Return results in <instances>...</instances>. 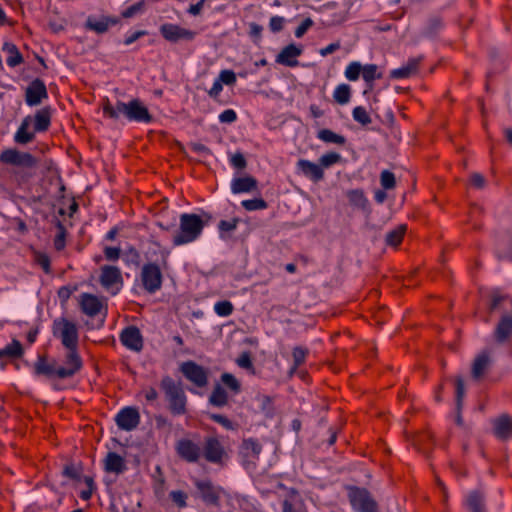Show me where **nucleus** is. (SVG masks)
<instances>
[{
    "mask_svg": "<svg viewBox=\"0 0 512 512\" xmlns=\"http://www.w3.org/2000/svg\"><path fill=\"white\" fill-rule=\"evenodd\" d=\"M60 231L54 238V247L57 251H62L66 246V234L62 225L59 226Z\"/></svg>",
    "mask_w": 512,
    "mask_h": 512,
    "instance_id": "obj_59",
    "label": "nucleus"
},
{
    "mask_svg": "<svg viewBox=\"0 0 512 512\" xmlns=\"http://www.w3.org/2000/svg\"><path fill=\"white\" fill-rule=\"evenodd\" d=\"M347 198L349 200V203L363 211L368 210L369 208V201L367 197L365 196L364 192L360 189H354L347 192Z\"/></svg>",
    "mask_w": 512,
    "mask_h": 512,
    "instance_id": "obj_33",
    "label": "nucleus"
},
{
    "mask_svg": "<svg viewBox=\"0 0 512 512\" xmlns=\"http://www.w3.org/2000/svg\"><path fill=\"white\" fill-rule=\"evenodd\" d=\"M82 367L79 354H39L31 365L33 373L49 380L66 379L75 375Z\"/></svg>",
    "mask_w": 512,
    "mask_h": 512,
    "instance_id": "obj_1",
    "label": "nucleus"
},
{
    "mask_svg": "<svg viewBox=\"0 0 512 512\" xmlns=\"http://www.w3.org/2000/svg\"><path fill=\"white\" fill-rule=\"evenodd\" d=\"M285 22L286 20L282 16H272L269 21V29L273 33H278L283 30Z\"/></svg>",
    "mask_w": 512,
    "mask_h": 512,
    "instance_id": "obj_55",
    "label": "nucleus"
},
{
    "mask_svg": "<svg viewBox=\"0 0 512 512\" xmlns=\"http://www.w3.org/2000/svg\"><path fill=\"white\" fill-rule=\"evenodd\" d=\"M467 505L472 512H484L482 498L477 492L468 495Z\"/></svg>",
    "mask_w": 512,
    "mask_h": 512,
    "instance_id": "obj_44",
    "label": "nucleus"
},
{
    "mask_svg": "<svg viewBox=\"0 0 512 512\" xmlns=\"http://www.w3.org/2000/svg\"><path fill=\"white\" fill-rule=\"evenodd\" d=\"M313 20L308 17L304 19L301 24L295 29L294 35L296 38H302L306 32L313 26Z\"/></svg>",
    "mask_w": 512,
    "mask_h": 512,
    "instance_id": "obj_57",
    "label": "nucleus"
},
{
    "mask_svg": "<svg viewBox=\"0 0 512 512\" xmlns=\"http://www.w3.org/2000/svg\"><path fill=\"white\" fill-rule=\"evenodd\" d=\"M119 23V19L112 16H89L86 20L85 27L88 30L94 31L97 34H103L109 30L110 27Z\"/></svg>",
    "mask_w": 512,
    "mask_h": 512,
    "instance_id": "obj_21",
    "label": "nucleus"
},
{
    "mask_svg": "<svg viewBox=\"0 0 512 512\" xmlns=\"http://www.w3.org/2000/svg\"><path fill=\"white\" fill-rule=\"evenodd\" d=\"M340 160H341L340 154H338L336 152H328L319 158V165L324 170V168H329L330 166L340 162Z\"/></svg>",
    "mask_w": 512,
    "mask_h": 512,
    "instance_id": "obj_45",
    "label": "nucleus"
},
{
    "mask_svg": "<svg viewBox=\"0 0 512 512\" xmlns=\"http://www.w3.org/2000/svg\"><path fill=\"white\" fill-rule=\"evenodd\" d=\"M230 165L236 169L243 170L247 166V161L241 152L232 154L229 158Z\"/></svg>",
    "mask_w": 512,
    "mask_h": 512,
    "instance_id": "obj_51",
    "label": "nucleus"
},
{
    "mask_svg": "<svg viewBox=\"0 0 512 512\" xmlns=\"http://www.w3.org/2000/svg\"><path fill=\"white\" fill-rule=\"evenodd\" d=\"M0 162L6 165H12L21 168H34L37 165V159L28 152H22L16 148H7L0 154Z\"/></svg>",
    "mask_w": 512,
    "mask_h": 512,
    "instance_id": "obj_11",
    "label": "nucleus"
},
{
    "mask_svg": "<svg viewBox=\"0 0 512 512\" xmlns=\"http://www.w3.org/2000/svg\"><path fill=\"white\" fill-rule=\"evenodd\" d=\"M209 418L211 420H213L214 422L223 426L226 430H235L236 429V425L231 420H229L227 417H225L223 415L212 413L209 415Z\"/></svg>",
    "mask_w": 512,
    "mask_h": 512,
    "instance_id": "obj_50",
    "label": "nucleus"
},
{
    "mask_svg": "<svg viewBox=\"0 0 512 512\" xmlns=\"http://www.w3.org/2000/svg\"><path fill=\"white\" fill-rule=\"evenodd\" d=\"M80 306L83 313L91 317L99 314L103 308L101 300L89 293H83L80 296Z\"/></svg>",
    "mask_w": 512,
    "mask_h": 512,
    "instance_id": "obj_28",
    "label": "nucleus"
},
{
    "mask_svg": "<svg viewBox=\"0 0 512 512\" xmlns=\"http://www.w3.org/2000/svg\"><path fill=\"white\" fill-rule=\"evenodd\" d=\"M25 346L20 340L12 339L11 343H9L4 349H1L0 352H23L26 349Z\"/></svg>",
    "mask_w": 512,
    "mask_h": 512,
    "instance_id": "obj_61",
    "label": "nucleus"
},
{
    "mask_svg": "<svg viewBox=\"0 0 512 512\" xmlns=\"http://www.w3.org/2000/svg\"><path fill=\"white\" fill-rule=\"evenodd\" d=\"M317 138L324 143H331L336 145H344L346 143V139L344 136L333 132L330 129H321L317 132Z\"/></svg>",
    "mask_w": 512,
    "mask_h": 512,
    "instance_id": "obj_34",
    "label": "nucleus"
},
{
    "mask_svg": "<svg viewBox=\"0 0 512 512\" xmlns=\"http://www.w3.org/2000/svg\"><path fill=\"white\" fill-rule=\"evenodd\" d=\"M348 497L357 512H377V503L365 488L350 487Z\"/></svg>",
    "mask_w": 512,
    "mask_h": 512,
    "instance_id": "obj_10",
    "label": "nucleus"
},
{
    "mask_svg": "<svg viewBox=\"0 0 512 512\" xmlns=\"http://www.w3.org/2000/svg\"><path fill=\"white\" fill-rule=\"evenodd\" d=\"M262 446L255 439H246L242 443V452L247 457H255L257 458L261 453Z\"/></svg>",
    "mask_w": 512,
    "mask_h": 512,
    "instance_id": "obj_37",
    "label": "nucleus"
},
{
    "mask_svg": "<svg viewBox=\"0 0 512 512\" xmlns=\"http://www.w3.org/2000/svg\"><path fill=\"white\" fill-rule=\"evenodd\" d=\"M237 364L241 367V368H244V369H247L249 370L251 373L254 374V369H253V365H252V361L249 357V354H242L238 359H237Z\"/></svg>",
    "mask_w": 512,
    "mask_h": 512,
    "instance_id": "obj_62",
    "label": "nucleus"
},
{
    "mask_svg": "<svg viewBox=\"0 0 512 512\" xmlns=\"http://www.w3.org/2000/svg\"><path fill=\"white\" fill-rule=\"evenodd\" d=\"M24 354H0V362L5 361L6 364H12L19 369L22 363L25 366H30L27 362L23 360Z\"/></svg>",
    "mask_w": 512,
    "mask_h": 512,
    "instance_id": "obj_43",
    "label": "nucleus"
},
{
    "mask_svg": "<svg viewBox=\"0 0 512 512\" xmlns=\"http://www.w3.org/2000/svg\"><path fill=\"white\" fill-rule=\"evenodd\" d=\"M175 450L177 455L188 463H196L202 456L200 445L189 438H182L177 441Z\"/></svg>",
    "mask_w": 512,
    "mask_h": 512,
    "instance_id": "obj_15",
    "label": "nucleus"
},
{
    "mask_svg": "<svg viewBox=\"0 0 512 512\" xmlns=\"http://www.w3.org/2000/svg\"><path fill=\"white\" fill-rule=\"evenodd\" d=\"M296 167L300 173L313 182H319L324 178V170L319 164L306 159H299Z\"/></svg>",
    "mask_w": 512,
    "mask_h": 512,
    "instance_id": "obj_24",
    "label": "nucleus"
},
{
    "mask_svg": "<svg viewBox=\"0 0 512 512\" xmlns=\"http://www.w3.org/2000/svg\"><path fill=\"white\" fill-rule=\"evenodd\" d=\"M53 336L60 340L63 347L69 352H76L78 348L77 325L65 317L56 318L52 324Z\"/></svg>",
    "mask_w": 512,
    "mask_h": 512,
    "instance_id": "obj_5",
    "label": "nucleus"
},
{
    "mask_svg": "<svg viewBox=\"0 0 512 512\" xmlns=\"http://www.w3.org/2000/svg\"><path fill=\"white\" fill-rule=\"evenodd\" d=\"M2 51L6 54V64L10 68H15L24 62V58L18 47L12 42H5L2 45Z\"/></svg>",
    "mask_w": 512,
    "mask_h": 512,
    "instance_id": "obj_30",
    "label": "nucleus"
},
{
    "mask_svg": "<svg viewBox=\"0 0 512 512\" xmlns=\"http://www.w3.org/2000/svg\"><path fill=\"white\" fill-rule=\"evenodd\" d=\"M120 340L129 350L139 352L143 348V337L140 330L135 326L123 329L120 334Z\"/></svg>",
    "mask_w": 512,
    "mask_h": 512,
    "instance_id": "obj_19",
    "label": "nucleus"
},
{
    "mask_svg": "<svg viewBox=\"0 0 512 512\" xmlns=\"http://www.w3.org/2000/svg\"><path fill=\"white\" fill-rule=\"evenodd\" d=\"M214 311L220 317H228L233 313L234 306L230 301L222 300L215 303Z\"/></svg>",
    "mask_w": 512,
    "mask_h": 512,
    "instance_id": "obj_42",
    "label": "nucleus"
},
{
    "mask_svg": "<svg viewBox=\"0 0 512 512\" xmlns=\"http://www.w3.org/2000/svg\"><path fill=\"white\" fill-rule=\"evenodd\" d=\"M362 77L366 84L372 88L373 82L375 80L381 79L383 77L382 73L378 71V66L376 64H366L362 66Z\"/></svg>",
    "mask_w": 512,
    "mask_h": 512,
    "instance_id": "obj_35",
    "label": "nucleus"
},
{
    "mask_svg": "<svg viewBox=\"0 0 512 512\" xmlns=\"http://www.w3.org/2000/svg\"><path fill=\"white\" fill-rule=\"evenodd\" d=\"M303 50L300 46L289 44L285 46L276 57V62L288 67H296L298 65L297 58L302 54Z\"/></svg>",
    "mask_w": 512,
    "mask_h": 512,
    "instance_id": "obj_25",
    "label": "nucleus"
},
{
    "mask_svg": "<svg viewBox=\"0 0 512 512\" xmlns=\"http://www.w3.org/2000/svg\"><path fill=\"white\" fill-rule=\"evenodd\" d=\"M84 482H85L86 488L80 491L79 497L84 501H88L91 499L96 487H95L93 478L90 476H86L84 478Z\"/></svg>",
    "mask_w": 512,
    "mask_h": 512,
    "instance_id": "obj_46",
    "label": "nucleus"
},
{
    "mask_svg": "<svg viewBox=\"0 0 512 512\" xmlns=\"http://www.w3.org/2000/svg\"><path fill=\"white\" fill-rule=\"evenodd\" d=\"M491 360L488 354H479L472 365V376L474 379H481L488 371Z\"/></svg>",
    "mask_w": 512,
    "mask_h": 512,
    "instance_id": "obj_31",
    "label": "nucleus"
},
{
    "mask_svg": "<svg viewBox=\"0 0 512 512\" xmlns=\"http://www.w3.org/2000/svg\"><path fill=\"white\" fill-rule=\"evenodd\" d=\"M202 455L207 462L217 465H223L229 459L227 449L216 436L205 438Z\"/></svg>",
    "mask_w": 512,
    "mask_h": 512,
    "instance_id": "obj_8",
    "label": "nucleus"
},
{
    "mask_svg": "<svg viewBox=\"0 0 512 512\" xmlns=\"http://www.w3.org/2000/svg\"><path fill=\"white\" fill-rule=\"evenodd\" d=\"M493 432L494 435L501 439L506 440L512 437V418L503 414L493 420Z\"/></svg>",
    "mask_w": 512,
    "mask_h": 512,
    "instance_id": "obj_27",
    "label": "nucleus"
},
{
    "mask_svg": "<svg viewBox=\"0 0 512 512\" xmlns=\"http://www.w3.org/2000/svg\"><path fill=\"white\" fill-rule=\"evenodd\" d=\"M353 119L359 124L366 126L372 122V119L367 112L366 108L363 106H356L352 110Z\"/></svg>",
    "mask_w": 512,
    "mask_h": 512,
    "instance_id": "obj_39",
    "label": "nucleus"
},
{
    "mask_svg": "<svg viewBox=\"0 0 512 512\" xmlns=\"http://www.w3.org/2000/svg\"><path fill=\"white\" fill-rule=\"evenodd\" d=\"M115 422L121 430L132 431L140 423V414L135 407H124L116 414Z\"/></svg>",
    "mask_w": 512,
    "mask_h": 512,
    "instance_id": "obj_16",
    "label": "nucleus"
},
{
    "mask_svg": "<svg viewBox=\"0 0 512 512\" xmlns=\"http://www.w3.org/2000/svg\"><path fill=\"white\" fill-rule=\"evenodd\" d=\"M233 194L250 193L258 188L257 180L250 175L234 177L230 184Z\"/></svg>",
    "mask_w": 512,
    "mask_h": 512,
    "instance_id": "obj_26",
    "label": "nucleus"
},
{
    "mask_svg": "<svg viewBox=\"0 0 512 512\" xmlns=\"http://www.w3.org/2000/svg\"><path fill=\"white\" fill-rule=\"evenodd\" d=\"M145 6L144 0H141L122 11L123 18H131L137 13L141 12Z\"/></svg>",
    "mask_w": 512,
    "mask_h": 512,
    "instance_id": "obj_54",
    "label": "nucleus"
},
{
    "mask_svg": "<svg viewBox=\"0 0 512 512\" xmlns=\"http://www.w3.org/2000/svg\"><path fill=\"white\" fill-rule=\"evenodd\" d=\"M36 134L37 132L31 124L30 115H28L21 121L13 136V141L19 145H27L35 139Z\"/></svg>",
    "mask_w": 512,
    "mask_h": 512,
    "instance_id": "obj_22",
    "label": "nucleus"
},
{
    "mask_svg": "<svg viewBox=\"0 0 512 512\" xmlns=\"http://www.w3.org/2000/svg\"><path fill=\"white\" fill-rule=\"evenodd\" d=\"M161 388L170 404L171 413L174 415L185 414L187 398L181 385L166 376L161 380Z\"/></svg>",
    "mask_w": 512,
    "mask_h": 512,
    "instance_id": "obj_6",
    "label": "nucleus"
},
{
    "mask_svg": "<svg viewBox=\"0 0 512 512\" xmlns=\"http://www.w3.org/2000/svg\"><path fill=\"white\" fill-rule=\"evenodd\" d=\"M48 98V92L45 83L40 79H34L26 88L25 101L28 106H36L43 99Z\"/></svg>",
    "mask_w": 512,
    "mask_h": 512,
    "instance_id": "obj_17",
    "label": "nucleus"
},
{
    "mask_svg": "<svg viewBox=\"0 0 512 512\" xmlns=\"http://www.w3.org/2000/svg\"><path fill=\"white\" fill-rule=\"evenodd\" d=\"M104 258L109 262H115L119 260L121 256V248L120 247H111L105 246L103 249Z\"/></svg>",
    "mask_w": 512,
    "mask_h": 512,
    "instance_id": "obj_53",
    "label": "nucleus"
},
{
    "mask_svg": "<svg viewBox=\"0 0 512 512\" xmlns=\"http://www.w3.org/2000/svg\"><path fill=\"white\" fill-rule=\"evenodd\" d=\"M99 283L111 295H117L123 288V277L121 269L114 265H103L100 267Z\"/></svg>",
    "mask_w": 512,
    "mask_h": 512,
    "instance_id": "obj_7",
    "label": "nucleus"
},
{
    "mask_svg": "<svg viewBox=\"0 0 512 512\" xmlns=\"http://www.w3.org/2000/svg\"><path fill=\"white\" fill-rule=\"evenodd\" d=\"M361 72L362 65L357 61H353L347 65L344 75L347 80L354 82L359 79Z\"/></svg>",
    "mask_w": 512,
    "mask_h": 512,
    "instance_id": "obj_40",
    "label": "nucleus"
},
{
    "mask_svg": "<svg viewBox=\"0 0 512 512\" xmlns=\"http://www.w3.org/2000/svg\"><path fill=\"white\" fill-rule=\"evenodd\" d=\"M35 262L43 269V271L46 274L51 272L50 258L46 253L36 252L35 253Z\"/></svg>",
    "mask_w": 512,
    "mask_h": 512,
    "instance_id": "obj_49",
    "label": "nucleus"
},
{
    "mask_svg": "<svg viewBox=\"0 0 512 512\" xmlns=\"http://www.w3.org/2000/svg\"><path fill=\"white\" fill-rule=\"evenodd\" d=\"M464 395H465L464 381L462 378L458 377L456 379V402H457L458 409L461 408Z\"/></svg>",
    "mask_w": 512,
    "mask_h": 512,
    "instance_id": "obj_58",
    "label": "nucleus"
},
{
    "mask_svg": "<svg viewBox=\"0 0 512 512\" xmlns=\"http://www.w3.org/2000/svg\"><path fill=\"white\" fill-rule=\"evenodd\" d=\"M104 117L117 120L121 116L125 117L129 122L149 124L153 120V116L149 112L144 103L138 99H132L125 103L117 101L113 105L108 98L103 100L102 105Z\"/></svg>",
    "mask_w": 512,
    "mask_h": 512,
    "instance_id": "obj_2",
    "label": "nucleus"
},
{
    "mask_svg": "<svg viewBox=\"0 0 512 512\" xmlns=\"http://www.w3.org/2000/svg\"><path fill=\"white\" fill-rule=\"evenodd\" d=\"M141 282L144 290L149 294H154L162 287L163 275L161 269L156 263H146L141 269Z\"/></svg>",
    "mask_w": 512,
    "mask_h": 512,
    "instance_id": "obj_9",
    "label": "nucleus"
},
{
    "mask_svg": "<svg viewBox=\"0 0 512 512\" xmlns=\"http://www.w3.org/2000/svg\"><path fill=\"white\" fill-rule=\"evenodd\" d=\"M380 182L384 189H386V190L393 189L396 185L395 175L388 170H384L381 172Z\"/></svg>",
    "mask_w": 512,
    "mask_h": 512,
    "instance_id": "obj_47",
    "label": "nucleus"
},
{
    "mask_svg": "<svg viewBox=\"0 0 512 512\" xmlns=\"http://www.w3.org/2000/svg\"><path fill=\"white\" fill-rule=\"evenodd\" d=\"M218 80L225 85H234L236 83V74L232 70H222L219 73Z\"/></svg>",
    "mask_w": 512,
    "mask_h": 512,
    "instance_id": "obj_56",
    "label": "nucleus"
},
{
    "mask_svg": "<svg viewBox=\"0 0 512 512\" xmlns=\"http://www.w3.org/2000/svg\"><path fill=\"white\" fill-rule=\"evenodd\" d=\"M171 500L179 507L185 508L187 506L188 495L182 490H173L169 494Z\"/></svg>",
    "mask_w": 512,
    "mask_h": 512,
    "instance_id": "obj_48",
    "label": "nucleus"
},
{
    "mask_svg": "<svg viewBox=\"0 0 512 512\" xmlns=\"http://www.w3.org/2000/svg\"><path fill=\"white\" fill-rule=\"evenodd\" d=\"M241 205L247 211L264 210L268 207L267 202L262 198L243 200Z\"/></svg>",
    "mask_w": 512,
    "mask_h": 512,
    "instance_id": "obj_41",
    "label": "nucleus"
},
{
    "mask_svg": "<svg viewBox=\"0 0 512 512\" xmlns=\"http://www.w3.org/2000/svg\"><path fill=\"white\" fill-rule=\"evenodd\" d=\"M195 487L207 505L220 506L221 497L225 494L221 486H215L210 480H196Z\"/></svg>",
    "mask_w": 512,
    "mask_h": 512,
    "instance_id": "obj_13",
    "label": "nucleus"
},
{
    "mask_svg": "<svg viewBox=\"0 0 512 512\" xmlns=\"http://www.w3.org/2000/svg\"><path fill=\"white\" fill-rule=\"evenodd\" d=\"M351 88L348 84H339L336 86L333 92V99L340 105H345L350 101Z\"/></svg>",
    "mask_w": 512,
    "mask_h": 512,
    "instance_id": "obj_36",
    "label": "nucleus"
},
{
    "mask_svg": "<svg viewBox=\"0 0 512 512\" xmlns=\"http://www.w3.org/2000/svg\"><path fill=\"white\" fill-rule=\"evenodd\" d=\"M407 231V225L400 224L394 229L390 230L385 237V243L391 247H397L403 241V238Z\"/></svg>",
    "mask_w": 512,
    "mask_h": 512,
    "instance_id": "obj_32",
    "label": "nucleus"
},
{
    "mask_svg": "<svg viewBox=\"0 0 512 512\" xmlns=\"http://www.w3.org/2000/svg\"><path fill=\"white\" fill-rule=\"evenodd\" d=\"M221 123H233L237 120V113L233 109H226L219 114L218 117Z\"/></svg>",
    "mask_w": 512,
    "mask_h": 512,
    "instance_id": "obj_60",
    "label": "nucleus"
},
{
    "mask_svg": "<svg viewBox=\"0 0 512 512\" xmlns=\"http://www.w3.org/2000/svg\"><path fill=\"white\" fill-rule=\"evenodd\" d=\"M104 469L110 473L121 474L127 467L122 456L116 452H109L104 460Z\"/></svg>",
    "mask_w": 512,
    "mask_h": 512,
    "instance_id": "obj_29",
    "label": "nucleus"
},
{
    "mask_svg": "<svg viewBox=\"0 0 512 512\" xmlns=\"http://www.w3.org/2000/svg\"><path fill=\"white\" fill-rule=\"evenodd\" d=\"M33 129L37 133H44L49 130L52 120V110L50 107H43L37 110L34 115H30Z\"/></svg>",
    "mask_w": 512,
    "mask_h": 512,
    "instance_id": "obj_23",
    "label": "nucleus"
},
{
    "mask_svg": "<svg viewBox=\"0 0 512 512\" xmlns=\"http://www.w3.org/2000/svg\"><path fill=\"white\" fill-rule=\"evenodd\" d=\"M184 377L195 387L205 388L209 382V372L206 368L193 361H186L180 365Z\"/></svg>",
    "mask_w": 512,
    "mask_h": 512,
    "instance_id": "obj_12",
    "label": "nucleus"
},
{
    "mask_svg": "<svg viewBox=\"0 0 512 512\" xmlns=\"http://www.w3.org/2000/svg\"><path fill=\"white\" fill-rule=\"evenodd\" d=\"M147 34V31L145 30H139V31H134L130 34H128L125 39H124V44L125 45H131L133 44L136 40H138L139 38H141L142 36H145Z\"/></svg>",
    "mask_w": 512,
    "mask_h": 512,
    "instance_id": "obj_64",
    "label": "nucleus"
},
{
    "mask_svg": "<svg viewBox=\"0 0 512 512\" xmlns=\"http://www.w3.org/2000/svg\"><path fill=\"white\" fill-rule=\"evenodd\" d=\"M159 30L162 37L171 43H176L180 40L192 41L196 37L195 31L173 23H164L160 26Z\"/></svg>",
    "mask_w": 512,
    "mask_h": 512,
    "instance_id": "obj_14",
    "label": "nucleus"
},
{
    "mask_svg": "<svg viewBox=\"0 0 512 512\" xmlns=\"http://www.w3.org/2000/svg\"><path fill=\"white\" fill-rule=\"evenodd\" d=\"M422 61L423 56L409 58L404 65L390 71V78L399 80L416 75L419 72Z\"/></svg>",
    "mask_w": 512,
    "mask_h": 512,
    "instance_id": "obj_18",
    "label": "nucleus"
},
{
    "mask_svg": "<svg viewBox=\"0 0 512 512\" xmlns=\"http://www.w3.org/2000/svg\"><path fill=\"white\" fill-rule=\"evenodd\" d=\"M238 224V218H233L231 220H221L218 224L220 238L225 239L228 235L236 230Z\"/></svg>",
    "mask_w": 512,
    "mask_h": 512,
    "instance_id": "obj_38",
    "label": "nucleus"
},
{
    "mask_svg": "<svg viewBox=\"0 0 512 512\" xmlns=\"http://www.w3.org/2000/svg\"><path fill=\"white\" fill-rule=\"evenodd\" d=\"M222 90H223V84L217 78L214 81L212 87L207 91V93L211 98L217 99L220 96V93L222 92Z\"/></svg>",
    "mask_w": 512,
    "mask_h": 512,
    "instance_id": "obj_63",
    "label": "nucleus"
},
{
    "mask_svg": "<svg viewBox=\"0 0 512 512\" xmlns=\"http://www.w3.org/2000/svg\"><path fill=\"white\" fill-rule=\"evenodd\" d=\"M205 223L194 213H183L179 219V230L173 236V245L182 246L196 241L202 234Z\"/></svg>",
    "mask_w": 512,
    "mask_h": 512,
    "instance_id": "obj_3",
    "label": "nucleus"
},
{
    "mask_svg": "<svg viewBox=\"0 0 512 512\" xmlns=\"http://www.w3.org/2000/svg\"><path fill=\"white\" fill-rule=\"evenodd\" d=\"M507 299L506 295L501 294L498 290H495L490 295V304L489 309L490 311L497 310L502 302H504Z\"/></svg>",
    "mask_w": 512,
    "mask_h": 512,
    "instance_id": "obj_52",
    "label": "nucleus"
},
{
    "mask_svg": "<svg viewBox=\"0 0 512 512\" xmlns=\"http://www.w3.org/2000/svg\"><path fill=\"white\" fill-rule=\"evenodd\" d=\"M282 512H309L300 493L291 489L281 502Z\"/></svg>",
    "mask_w": 512,
    "mask_h": 512,
    "instance_id": "obj_20",
    "label": "nucleus"
},
{
    "mask_svg": "<svg viewBox=\"0 0 512 512\" xmlns=\"http://www.w3.org/2000/svg\"><path fill=\"white\" fill-rule=\"evenodd\" d=\"M225 388L235 396L241 392V383L233 374L223 373L209 396V403L212 406L222 408L228 404L229 394Z\"/></svg>",
    "mask_w": 512,
    "mask_h": 512,
    "instance_id": "obj_4",
    "label": "nucleus"
}]
</instances>
